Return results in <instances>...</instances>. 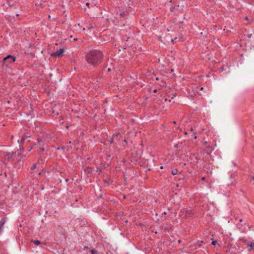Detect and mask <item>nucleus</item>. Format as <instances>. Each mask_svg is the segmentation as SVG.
<instances>
[{
    "instance_id": "1a4fd4ad",
    "label": "nucleus",
    "mask_w": 254,
    "mask_h": 254,
    "mask_svg": "<svg viewBox=\"0 0 254 254\" xmlns=\"http://www.w3.org/2000/svg\"><path fill=\"white\" fill-rule=\"evenodd\" d=\"M15 153L14 152H12V153H10V152H6L5 154V157L8 159L9 160V159H10L13 156V155Z\"/></svg>"
},
{
    "instance_id": "39448f33",
    "label": "nucleus",
    "mask_w": 254,
    "mask_h": 254,
    "mask_svg": "<svg viewBox=\"0 0 254 254\" xmlns=\"http://www.w3.org/2000/svg\"><path fill=\"white\" fill-rule=\"evenodd\" d=\"M64 53V50L63 49H61L59 50H57L55 53V55L56 56L58 57H61Z\"/></svg>"
},
{
    "instance_id": "2eb2a0df",
    "label": "nucleus",
    "mask_w": 254,
    "mask_h": 254,
    "mask_svg": "<svg viewBox=\"0 0 254 254\" xmlns=\"http://www.w3.org/2000/svg\"><path fill=\"white\" fill-rule=\"evenodd\" d=\"M36 167H37L36 164H33V165L31 167V170H34L36 168Z\"/></svg>"
},
{
    "instance_id": "412c9836",
    "label": "nucleus",
    "mask_w": 254,
    "mask_h": 254,
    "mask_svg": "<svg viewBox=\"0 0 254 254\" xmlns=\"http://www.w3.org/2000/svg\"><path fill=\"white\" fill-rule=\"evenodd\" d=\"M153 92L156 93L157 92V90L156 89L154 90Z\"/></svg>"
},
{
    "instance_id": "6e6552de",
    "label": "nucleus",
    "mask_w": 254,
    "mask_h": 254,
    "mask_svg": "<svg viewBox=\"0 0 254 254\" xmlns=\"http://www.w3.org/2000/svg\"><path fill=\"white\" fill-rule=\"evenodd\" d=\"M84 172L90 175L92 172V168L91 167H87L84 169Z\"/></svg>"
},
{
    "instance_id": "f257e3e1",
    "label": "nucleus",
    "mask_w": 254,
    "mask_h": 254,
    "mask_svg": "<svg viewBox=\"0 0 254 254\" xmlns=\"http://www.w3.org/2000/svg\"><path fill=\"white\" fill-rule=\"evenodd\" d=\"M103 56L102 51L93 49L86 53L85 59L88 64L95 67L101 63Z\"/></svg>"
},
{
    "instance_id": "dca6fc26",
    "label": "nucleus",
    "mask_w": 254,
    "mask_h": 254,
    "mask_svg": "<svg viewBox=\"0 0 254 254\" xmlns=\"http://www.w3.org/2000/svg\"><path fill=\"white\" fill-rule=\"evenodd\" d=\"M216 244H217V242L216 241H213L211 243V244L212 245H215Z\"/></svg>"
},
{
    "instance_id": "a878e982",
    "label": "nucleus",
    "mask_w": 254,
    "mask_h": 254,
    "mask_svg": "<svg viewBox=\"0 0 254 254\" xmlns=\"http://www.w3.org/2000/svg\"><path fill=\"white\" fill-rule=\"evenodd\" d=\"M78 25L79 27H80V24L79 23V24H78Z\"/></svg>"
},
{
    "instance_id": "423d86ee",
    "label": "nucleus",
    "mask_w": 254,
    "mask_h": 254,
    "mask_svg": "<svg viewBox=\"0 0 254 254\" xmlns=\"http://www.w3.org/2000/svg\"><path fill=\"white\" fill-rule=\"evenodd\" d=\"M214 149V147L213 146H208L206 147L205 150L207 154H210Z\"/></svg>"
},
{
    "instance_id": "f3484780",
    "label": "nucleus",
    "mask_w": 254,
    "mask_h": 254,
    "mask_svg": "<svg viewBox=\"0 0 254 254\" xmlns=\"http://www.w3.org/2000/svg\"><path fill=\"white\" fill-rule=\"evenodd\" d=\"M32 149V147H30L27 150L28 152H29Z\"/></svg>"
},
{
    "instance_id": "f8f14e48",
    "label": "nucleus",
    "mask_w": 254,
    "mask_h": 254,
    "mask_svg": "<svg viewBox=\"0 0 254 254\" xmlns=\"http://www.w3.org/2000/svg\"><path fill=\"white\" fill-rule=\"evenodd\" d=\"M178 172V171L177 169H174L172 171V174L173 175H175L177 174Z\"/></svg>"
},
{
    "instance_id": "20e7f679",
    "label": "nucleus",
    "mask_w": 254,
    "mask_h": 254,
    "mask_svg": "<svg viewBox=\"0 0 254 254\" xmlns=\"http://www.w3.org/2000/svg\"><path fill=\"white\" fill-rule=\"evenodd\" d=\"M6 222V219L5 218H2L0 221V235L2 234L3 228H4V225L5 224Z\"/></svg>"
},
{
    "instance_id": "9d476101",
    "label": "nucleus",
    "mask_w": 254,
    "mask_h": 254,
    "mask_svg": "<svg viewBox=\"0 0 254 254\" xmlns=\"http://www.w3.org/2000/svg\"><path fill=\"white\" fill-rule=\"evenodd\" d=\"M247 247H249L250 248L249 249V251H251L253 250H254V243L251 242L250 243H248L247 244Z\"/></svg>"
},
{
    "instance_id": "393cba45",
    "label": "nucleus",
    "mask_w": 254,
    "mask_h": 254,
    "mask_svg": "<svg viewBox=\"0 0 254 254\" xmlns=\"http://www.w3.org/2000/svg\"><path fill=\"white\" fill-rule=\"evenodd\" d=\"M196 138H197V137H196V136H195H195H194V139H196Z\"/></svg>"
},
{
    "instance_id": "b1692460",
    "label": "nucleus",
    "mask_w": 254,
    "mask_h": 254,
    "mask_svg": "<svg viewBox=\"0 0 254 254\" xmlns=\"http://www.w3.org/2000/svg\"><path fill=\"white\" fill-rule=\"evenodd\" d=\"M203 89V87H201L200 89V90H202Z\"/></svg>"
},
{
    "instance_id": "f03ea898",
    "label": "nucleus",
    "mask_w": 254,
    "mask_h": 254,
    "mask_svg": "<svg viewBox=\"0 0 254 254\" xmlns=\"http://www.w3.org/2000/svg\"><path fill=\"white\" fill-rule=\"evenodd\" d=\"M180 213L181 216L188 218L191 216L193 214L194 212L193 210L190 208H184L180 210Z\"/></svg>"
},
{
    "instance_id": "6ab92c4d",
    "label": "nucleus",
    "mask_w": 254,
    "mask_h": 254,
    "mask_svg": "<svg viewBox=\"0 0 254 254\" xmlns=\"http://www.w3.org/2000/svg\"><path fill=\"white\" fill-rule=\"evenodd\" d=\"M239 221L240 222H243V219H239Z\"/></svg>"
},
{
    "instance_id": "c756f323",
    "label": "nucleus",
    "mask_w": 254,
    "mask_h": 254,
    "mask_svg": "<svg viewBox=\"0 0 254 254\" xmlns=\"http://www.w3.org/2000/svg\"><path fill=\"white\" fill-rule=\"evenodd\" d=\"M27 141L29 142V141H30V140H27Z\"/></svg>"
},
{
    "instance_id": "5701e85b",
    "label": "nucleus",
    "mask_w": 254,
    "mask_h": 254,
    "mask_svg": "<svg viewBox=\"0 0 254 254\" xmlns=\"http://www.w3.org/2000/svg\"><path fill=\"white\" fill-rule=\"evenodd\" d=\"M205 177H204L202 178V180H205Z\"/></svg>"
},
{
    "instance_id": "9b49d317",
    "label": "nucleus",
    "mask_w": 254,
    "mask_h": 254,
    "mask_svg": "<svg viewBox=\"0 0 254 254\" xmlns=\"http://www.w3.org/2000/svg\"><path fill=\"white\" fill-rule=\"evenodd\" d=\"M32 242L35 245H38L41 244V242L39 240H32Z\"/></svg>"
},
{
    "instance_id": "7ed1b4c3",
    "label": "nucleus",
    "mask_w": 254,
    "mask_h": 254,
    "mask_svg": "<svg viewBox=\"0 0 254 254\" xmlns=\"http://www.w3.org/2000/svg\"><path fill=\"white\" fill-rule=\"evenodd\" d=\"M15 61V58L11 55H8L3 59V65L8 66L9 64Z\"/></svg>"
},
{
    "instance_id": "4468645a",
    "label": "nucleus",
    "mask_w": 254,
    "mask_h": 254,
    "mask_svg": "<svg viewBox=\"0 0 254 254\" xmlns=\"http://www.w3.org/2000/svg\"><path fill=\"white\" fill-rule=\"evenodd\" d=\"M93 26H92V24L91 23H89V25L87 26V28L89 30H91L93 28Z\"/></svg>"
},
{
    "instance_id": "cd10ccee",
    "label": "nucleus",
    "mask_w": 254,
    "mask_h": 254,
    "mask_svg": "<svg viewBox=\"0 0 254 254\" xmlns=\"http://www.w3.org/2000/svg\"><path fill=\"white\" fill-rule=\"evenodd\" d=\"M44 148H43V149H42V151H44Z\"/></svg>"
},
{
    "instance_id": "a211bd4d",
    "label": "nucleus",
    "mask_w": 254,
    "mask_h": 254,
    "mask_svg": "<svg viewBox=\"0 0 254 254\" xmlns=\"http://www.w3.org/2000/svg\"><path fill=\"white\" fill-rule=\"evenodd\" d=\"M197 244H198V247H201V244L200 243V242H198L197 243Z\"/></svg>"
},
{
    "instance_id": "bb28decb",
    "label": "nucleus",
    "mask_w": 254,
    "mask_h": 254,
    "mask_svg": "<svg viewBox=\"0 0 254 254\" xmlns=\"http://www.w3.org/2000/svg\"><path fill=\"white\" fill-rule=\"evenodd\" d=\"M82 30H85V28H84V27H83V28H82Z\"/></svg>"
},
{
    "instance_id": "c85d7f7f",
    "label": "nucleus",
    "mask_w": 254,
    "mask_h": 254,
    "mask_svg": "<svg viewBox=\"0 0 254 254\" xmlns=\"http://www.w3.org/2000/svg\"><path fill=\"white\" fill-rule=\"evenodd\" d=\"M156 79L157 80H158V78H157H157H156Z\"/></svg>"
},
{
    "instance_id": "ddd939ff",
    "label": "nucleus",
    "mask_w": 254,
    "mask_h": 254,
    "mask_svg": "<svg viewBox=\"0 0 254 254\" xmlns=\"http://www.w3.org/2000/svg\"><path fill=\"white\" fill-rule=\"evenodd\" d=\"M91 254H98L97 251L95 249H92L91 250Z\"/></svg>"
},
{
    "instance_id": "4be33fe9",
    "label": "nucleus",
    "mask_w": 254,
    "mask_h": 254,
    "mask_svg": "<svg viewBox=\"0 0 254 254\" xmlns=\"http://www.w3.org/2000/svg\"><path fill=\"white\" fill-rule=\"evenodd\" d=\"M245 19H246V20H248V17L247 16H246V17H245Z\"/></svg>"
},
{
    "instance_id": "0eeeda50",
    "label": "nucleus",
    "mask_w": 254,
    "mask_h": 254,
    "mask_svg": "<svg viewBox=\"0 0 254 254\" xmlns=\"http://www.w3.org/2000/svg\"><path fill=\"white\" fill-rule=\"evenodd\" d=\"M30 137V136L28 135V134H25L21 138V140H20V143H23L25 141V140H27L28 138Z\"/></svg>"
},
{
    "instance_id": "aec40b11",
    "label": "nucleus",
    "mask_w": 254,
    "mask_h": 254,
    "mask_svg": "<svg viewBox=\"0 0 254 254\" xmlns=\"http://www.w3.org/2000/svg\"><path fill=\"white\" fill-rule=\"evenodd\" d=\"M86 5L87 6H89V2H87V3H86Z\"/></svg>"
}]
</instances>
